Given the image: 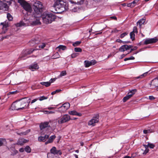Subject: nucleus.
I'll return each instance as SVG.
<instances>
[{"mask_svg":"<svg viewBox=\"0 0 158 158\" xmlns=\"http://www.w3.org/2000/svg\"><path fill=\"white\" fill-rule=\"evenodd\" d=\"M97 61L95 60H91L89 61L88 60H86L84 61L86 67H88L90 66L96 64Z\"/></svg>","mask_w":158,"mask_h":158,"instance_id":"obj_11","label":"nucleus"},{"mask_svg":"<svg viewBox=\"0 0 158 158\" xmlns=\"http://www.w3.org/2000/svg\"><path fill=\"white\" fill-rule=\"evenodd\" d=\"M124 158H131V157L128 156H125Z\"/></svg>","mask_w":158,"mask_h":158,"instance_id":"obj_63","label":"nucleus"},{"mask_svg":"<svg viewBox=\"0 0 158 158\" xmlns=\"http://www.w3.org/2000/svg\"><path fill=\"white\" fill-rule=\"evenodd\" d=\"M31 99L28 98H25L16 101L12 104L11 109L13 110H19L27 108L29 106Z\"/></svg>","mask_w":158,"mask_h":158,"instance_id":"obj_1","label":"nucleus"},{"mask_svg":"<svg viewBox=\"0 0 158 158\" xmlns=\"http://www.w3.org/2000/svg\"><path fill=\"white\" fill-rule=\"evenodd\" d=\"M149 98L150 100H154L155 98L152 96H149Z\"/></svg>","mask_w":158,"mask_h":158,"instance_id":"obj_51","label":"nucleus"},{"mask_svg":"<svg viewBox=\"0 0 158 158\" xmlns=\"http://www.w3.org/2000/svg\"><path fill=\"white\" fill-rule=\"evenodd\" d=\"M70 106V104L69 103H65L58 108V111L61 113H63L69 108Z\"/></svg>","mask_w":158,"mask_h":158,"instance_id":"obj_8","label":"nucleus"},{"mask_svg":"<svg viewBox=\"0 0 158 158\" xmlns=\"http://www.w3.org/2000/svg\"><path fill=\"white\" fill-rule=\"evenodd\" d=\"M35 50V49H28L23 51V53H24L26 54H29Z\"/></svg>","mask_w":158,"mask_h":158,"instance_id":"obj_22","label":"nucleus"},{"mask_svg":"<svg viewBox=\"0 0 158 158\" xmlns=\"http://www.w3.org/2000/svg\"><path fill=\"white\" fill-rule=\"evenodd\" d=\"M74 50L76 52H82V49L80 48H75Z\"/></svg>","mask_w":158,"mask_h":158,"instance_id":"obj_38","label":"nucleus"},{"mask_svg":"<svg viewBox=\"0 0 158 158\" xmlns=\"http://www.w3.org/2000/svg\"><path fill=\"white\" fill-rule=\"evenodd\" d=\"M110 18H111V19H114L115 20H116L117 19V18L115 16H112V17H110Z\"/></svg>","mask_w":158,"mask_h":158,"instance_id":"obj_60","label":"nucleus"},{"mask_svg":"<svg viewBox=\"0 0 158 158\" xmlns=\"http://www.w3.org/2000/svg\"><path fill=\"white\" fill-rule=\"evenodd\" d=\"M42 18L43 22L48 24L54 21L56 19V16L55 15L52 13H44L42 15Z\"/></svg>","mask_w":158,"mask_h":158,"instance_id":"obj_2","label":"nucleus"},{"mask_svg":"<svg viewBox=\"0 0 158 158\" xmlns=\"http://www.w3.org/2000/svg\"><path fill=\"white\" fill-rule=\"evenodd\" d=\"M136 91L137 90L136 89H133L129 92L127 94H129V95L131 97H132L133 95L135 94Z\"/></svg>","mask_w":158,"mask_h":158,"instance_id":"obj_26","label":"nucleus"},{"mask_svg":"<svg viewBox=\"0 0 158 158\" xmlns=\"http://www.w3.org/2000/svg\"><path fill=\"white\" fill-rule=\"evenodd\" d=\"M28 140H26L23 138L19 139L18 141L17 144L22 145H23L25 143L27 142Z\"/></svg>","mask_w":158,"mask_h":158,"instance_id":"obj_17","label":"nucleus"},{"mask_svg":"<svg viewBox=\"0 0 158 158\" xmlns=\"http://www.w3.org/2000/svg\"><path fill=\"white\" fill-rule=\"evenodd\" d=\"M127 34H128V33L127 32H124V33L122 34H121V35H120V38H123L124 37H125V36L127 35Z\"/></svg>","mask_w":158,"mask_h":158,"instance_id":"obj_41","label":"nucleus"},{"mask_svg":"<svg viewBox=\"0 0 158 158\" xmlns=\"http://www.w3.org/2000/svg\"><path fill=\"white\" fill-rule=\"evenodd\" d=\"M131 97L129 95V94H127V95L123 98V102H125Z\"/></svg>","mask_w":158,"mask_h":158,"instance_id":"obj_32","label":"nucleus"},{"mask_svg":"<svg viewBox=\"0 0 158 158\" xmlns=\"http://www.w3.org/2000/svg\"><path fill=\"white\" fill-rule=\"evenodd\" d=\"M66 74V72L65 71H62L60 73V77H62L65 75Z\"/></svg>","mask_w":158,"mask_h":158,"instance_id":"obj_43","label":"nucleus"},{"mask_svg":"<svg viewBox=\"0 0 158 158\" xmlns=\"http://www.w3.org/2000/svg\"><path fill=\"white\" fill-rule=\"evenodd\" d=\"M55 81V80L54 79H51L49 81V82H51L50 81H52V82H53V81Z\"/></svg>","mask_w":158,"mask_h":158,"instance_id":"obj_62","label":"nucleus"},{"mask_svg":"<svg viewBox=\"0 0 158 158\" xmlns=\"http://www.w3.org/2000/svg\"><path fill=\"white\" fill-rule=\"evenodd\" d=\"M149 132V130H144L143 131V133L145 134L148 133Z\"/></svg>","mask_w":158,"mask_h":158,"instance_id":"obj_52","label":"nucleus"},{"mask_svg":"<svg viewBox=\"0 0 158 158\" xmlns=\"http://www.w3.org/2000/svg\"><path fill=\"white\" fill-rule=\"evenodd\" d=\"M23 8L25 10L29 12H31L32 8L29 4L26 2L23 4Z\"/></svg>","mask_w":158,"mask_h":158,"instance_id":"obj_15","label":"nucleus"},{"mask_svg":"<svg viewBox=\"0 0 158 158\" xmlns=\"http://www.w3.org/2000/svg\"><path fill=\"white\" fill-rule=\"evenodd\" d=\"M147 148H146L145 150L143 152V154H146V153L148 152L149 150L148 149H147Z\"/></svg>","mask_w":158,"mask_h":158,"instance_id":"obj_49","label":"nucleus"},{"mask_svg":"<svg viewBox=\"0 0 158 158\" xmlns=\"http://www.w3.org/2000/svg\"><path fill=\"white\" fill-rule=\"evenodd\" d=\"M8 8V6L6 2H2L0 0V9L6 10Z\"/></svg>","mask_w":158,"mask_h":158,"instance_id":"obj_16","label":"nucleus"},{"mask_svg":"<svg viewBox=\"0 0 158 158\" xmlns=\"http://www.w3.org/2000/svg\"><path fill=\"white\" fill-rule=\"evenodd\" d=\"M25 150L23 148H21L19 149V151L20 152H23Z\"/></svg>","mask_w":158,"mask_h":158,"instance_id":"obj_56","label":"nucleus"},{"mask_svg":"<svg viewBox=\"0 0 158 158\" xmlns=\"http://www.w3.org/2000/svg\"><path fill=\"white\" fill-rule=\"evenodd\" d=\"M30 131V130L28 129L25 132H23L20 133H17V134L19 135H27V134H28Z\"/></svg>","mask_w":158,"mask_h":158,"instance_id":"obj_31","label":"nucleus"},{"mask_svg":"<svg viewBox=\"0 0 158 158\" xmlns=\"http://www.w3.org/2000/svg\"><path fill=\"white\" fill-rule=\"evenodd\" d=\"M6 142V139H0V146H2L3 144Z\"/></svg>","mask_w":158,"mask_h":158,"instance_id":"obj_37","label":"nucleus"},{"mask_svg":"<svg viewBox=\"0 0 158 158\" xmlns=\"http://www.w3.org/2000/svg\"><path fill=\"white\" fill-rule=\"evenodd\" d=\"M56 49H58V51H60L61 50L64 51L67 49V47L64 45H60L56 48Z\"/></svg>","mask_w":158,"mask_h":158,"instance_id":"obj_23","label":"nucleus"},{"mask_svg":"<svg viewBox=\"0 0 158 158\" xmlns=\"http://www.w3.org/2000/svg\"><path fill=\"white\" fill-rule=\"evenodd\" d=\"M126 55H125L124 54L122 55L121 56H120V57H119V59H122L123 58H124L125 57V56Z\"/></svg>","mask_w":158,"mask_h":158,"instance_id":"obj_54","label":"nucleus"},{"mask_svg":"<svg viewBox=\"0 0 158 158\" xmlns=\"http://www.w3.org/2000/svg\"><path fill=\"white\" fill-rule=\"evenodd\" d=\"M135 33H137L138 31L137 27L136 26L134 27L133 28L132 31L130 33V38L132 40L135 39Z\"/></svg>","mask_w":158,"mask_h":158,"instance_id":"obj_14","label":"nucleus"},{"mask_svg":"<svg viewBox=\"0 0 158 158\" xmlns=\"http://www.w3.org/2000/svg\"><path fill=\"white\" fill-rule=\"evenodd\" d=\"M41 23L39 19H36V20L32 22L31 24L33 25H37L40 24Z\"/></svg>","mask_w":158,"mask_h":158,"instance_id":"obj_28","label":"nucleus"},{"mask_svg":"<svg viewBox=\"0 0 158 158\" xmlns=\"http://www.w3.org/2000/svg\"><path fill=\"white\" fill-rule=\"evenodd\" d=\"M70 119V117L69 115L65 114L58 121V123L59 124H62L69 121Z\"/></svg>","mask_w":158,"mask_h":158,"instance_id":"obj_6","label":"nucleus"},{"mask_svg":"<svg viewBox=\"0 0 158 158\" xmlns=\"http://www.w3.org/2000/svg\"><path fill=\"white\" fill-rule=\"evenodd\" d=\"M65 0H57L55 2L53 5L54 7L56 8H59L63 11L65 9L64 6L65 4Z\"/></svg>","mask_w":158,"mask_h":158,"instance_id":"obj_5","label":"nucleus"},{"mask_svg":"<svg viewBox=\"0 0 158 158\" xmlns=\"http://www.w3.org/2000/svg\"><path fill=\"white\" fill-rule=\"evenodd\" d=\"M61 91V90L60 89H56L55 91L52 92L51 93V94L52 95H54V94H56V93L59 92L60 91Z\"/></svg>","mask_w":158,"mask_h":158,"instance_id":"obj_45","label":"nucleus"},{"mask_svg":"<svg viewBox=\"0 0 158 158\" xmlns=\"http://www.w3.org/2000/svg\"><path fill=\"white\" fill-rule=\"evenodd\" d=\"M148 72H146L143 74L140 75L139 76L136 77H135L136 79H141L144 77L146 76H147L148 74Z\"/></svg>","mask_w":158,"mask_h":158,"instance_id":"obj_27","label":"nucleus"},{"mask_svg":"<svg viewBox=\"0 0 158 158\" xmlns=\"http://www.w3.org/2000/svg\"><path fill=\"white\" fill-rule=\"evenodd\" d=\"M37 100V99H35L33 100L31 102V103H33L36 102Z\"/></svg>","mask_w":158,"mask_h":158,"instance_id":"obj_57","label":"nucleus"},{"mask_svg":"<svg viewBox=\"0 0 158 158\" xmlns=\"http://www.w3.org/2000/svg\"><path fill=\"white\" fill-rule=\"evenodd\" d=\"M77 56V54L76 53H73L71 55V57L72 58H75Z\"/></svg>","mask_w":158,"mask_h":158,"instance_id":"obj_47","label":"nucleus"},{"mask_svg":"<svg viewBox=\"0 0 158 158\" xmlns=\"http://www.w3.org/2000/svg\"><path fill=\"white\" fill-rule=\"evenodd\" d=\"M132 47L131 45H124L121 46L119 48V51L120 52H124L130 49Z\"/></svg>","mask_w":158,"mask_h":158,"instance_id":"obj_13","label":"nucleus"},{"mask_svg":"<svg viewBox=\"0 0 158 158\" xmlns=\"http://www.w3.org/2000/svg\"><path fill=\"white\" fill-rule=\"evenodd\" d=\"M46 44L44 43H42L39 46V48H43L45 47Z\"/></svg>","mask_w":158,"mask_h":158,"instance_id":"obj_39","label":"nucleus"},{"mask_svg":"<svg viewBox=\"0 0 158 158\" xmlns=\"http://www.w3.org/2000/svg\"><path fill=\"white\" fill-rule=\"evenodd\" d=\"M50 132H45L44 136H41L38 137V140L40 142H44L47 139L49 136Z\"/></svg>","mask_w":158,"mask_h":158,"instance_id":"obj_9","label":"nucleus"},{"mask_svg":"<svg viewBox=\"0 0 158 158\" xmlns=\"http://www.w3.org/2000/svg\"><path fill=\"white\" fill-rule=\"evenodd\" d=\"M39 67L37 64H32L29 66V69L32 71H34L35 69H38Z\"/></svg>","mask_w":158,"mask_h":158,"instance_id":"obj_21","label":"nucleus"},{"mask_svg":"<svg viewBox=\"0 0 158 158\" xmlns=\"http://www.w3.org/2000/svg\"><path fill=\"white\" fill-rule=\"evenodd\" d=\"M18 92V91L17 90H16L14 91L13 92H10L8 93L7 94V95H9L10 94H17Z\"/></svg>","mask_w":158,"mask_h":158,"instance_id":"obj_44","label":"nucleus"},{"mask_svg":"<svg viewBox=\"0 0 158 158\" xmlns=\"http://www.w3.org/2000/svg\"><path fill=\"white\" fill-rule=\"evenodd\" d=\"M137 46H135L133 47V46H132V47L130 49H131L130 51V52L128 53H129L130 52H131L132 51L135 50L137 49Z\"/></svg>","mask_w":158,"mask_h":158,"instance_id":"obj_42","label":"nucleus"},{"mask_svg":"<svg viewBox=\"0 0 158 158\" xmlns=\"http://www.w3.org/2000/svg\"><path fill=\"white\" fill-rule=\"evenodd\" d=\"M18 2L20 4H23L24 0H18Z\"/></svg>","mask_w":158,"mask_h":158,"instance_id":"obj_50","label":"nucleus"},{"mask_svg":"<svg viewBox=\"0 0 158 158\" xmlns=\"http://www.w3.org/2000/svg\"><path fill=\"white\" fill-rule=\"evenodd\" d=\"M118 31L116 29H115L114 30H113L112 31V32H117Z\"/></svg>","mask_w":158,"mask_h":158,"instance_id":"obj_58","label":"nucleus"},{"mask_svg":"<svg viewBox=\"0 0 158 158\" xmlns=\"http://www.w3.org/2000/svg\"><path fill=\"white\" fill-rule=\"evenodd\" d=\"M69 1L71 3L77 4L78 3V1L77 0H69Z\"/></svg>","mask_w":158,"mask_h":158,"instance_id":"obj_40","label":"nucleus"},{"mask_svg":"<svg viewBox=\"0 0 158 158\" xmlns=\"http://www.w3.org/2000/svg\"><path fill=\"white\" fill-rule=\"evenodd\" d=\"M135 59V58L134 57L131 56L130 57L125 58L124 59L127 60V59Z\"/></svg>","mask_w":158,"mask_h":158,"instance_id":"obj_53","label":"nucleus"},{"mask_svg":"<svg viewBox=\"0 0 158 158\" xmlns=\"http://www.w3.org/2000/svg\"><path fill=\"white\" fill-rule=\"evenodd\" d=\"M1 25H2V33H4L7 30V27H8V22L6 21L4 22L1 23Z\"/></svg>","mask_w":158,"mask_h":158,"instance_id":"obj_12","label":"nucleus"},{"mask_svg":"<svg viewBox=\"0 0 158 158\" xmlns=\"http://www.w3.org/2000/svg\"><path fill=\"white\" fill-rule=\"evenodd\" d=\"M158 40V39L156 37L151 39H146L144 41V44H152L156 43Z\"/></svg>","mask_w":158,"mask_h":158,"instance_id":"obj_10","label":"nucleus"},{"mask_svg":"<svg viewBox=\"0 0 158 158\" xmlns=\"http://www.w3.org/2000/svg\"><path fill=\"white\" fill-rule=\"evenodd\" d=\"M145 21V19L143 18L139 20L137 22V25H139V27L141 28V26L142 24H143Z\"/></svg>","mask_w":158,"mask_h":158,"instance_id":"obj_19","label":"nucleus"},{"mask_svg":"<svg viewBox=\"0 0 158 158\" xmlns=\"http://www.w3.org/2000/svg\"><path fill=\"white\" fill-rule=\"evenodd\" d=\"M3 1V2H7L8 3V4H10V1L11 0H2Z\"/></svg>","mask_w":158,"mask_h":158,"instance_id":"obj_48","label":"nucleus"},{"mask_svg":"<svg viewBox=\"0 0 158 158\" xmlns=\"http://www.w3.org/2000/svg\"><path fill=\"white\" fill-rule=\"evenodd\" d=\"M40 128L41 130L40 134L43 135L45 134V132H49L47 130L48 128H50V126L49 125V122H48L41 123L40 126Z\"/></svg>","mask_w":158,"mask_h":158,"instance_id":"obj_4","label":"nucleus"},{"mask_svg":"<svg viewBox=\"0 0 158 158\" xmlns=\"http://www.w3.org/2000/svg\"><path fill=\"white\" fill-rule=\"evenodd\" d=\"M143 146L145 148L149 147L151 148H153L155 147V145L154 144L151 143H148V145H144Z\"/></svg>","mask_w":158,"mask_h":158,"instance_id":"obj_29","label":"nucleus"},{"mask_svg":"<svg viewBox=\"0 0 158 158\" xmlns=\"http://www.w3.org/2000/svg\"><path fill=\"white\" fill-rule=\"evenodd\" d=\"M136 3L134 1L133 2L131 3H129L128 4L127 6L129 7H134L136 5Z\"/></svg>","mask_w":158,"mask_h":158,"instance_id":"obj_33","label":"nucleus"},{"mask_svg":"<svg viewBox=\"0 0 158 158\" xmlns=\"http://www.w3.org/2000/svg\"><path fill=\"white\" fill-rule=\"evenodd\" d=\"M60 57V56L58 52H56L52 56V59H55L58 58Z\"/></svg>","mask_w":158,"mask_h":158,"instance_id":"obj_30","label":"nucleus"},{"mask_svg":"<svg viewBox=\"0 0 158 158\" xmlns=\"http://www.w3.org/2000/svg\"><path fill=\"white\" fill-rule=\"evenodd\" d=\"M116 42L120 43L122 42V41L119 39H117L116 40Z\"/></svg>","mask_w":158,"mask_h":158,"instance_id":"obj_55","label":"nucleus"},{"mask_svg":"<svg viewBox=\"0 0 158 158\" xmlns=\"http://www.w3.org/2000/svg\"><path fill=\"white\" fill-rule=\"evenodd\" d=\"M25 151L27 152L30 153L31 152V149L30 147L28 146H26L24 148Z\"/></svg>","mask_w":158,"mask_h":158,"instance_id":"obj_35","label":"nucleus"},{"mask_svg":"<svg viewBox=\"0 0 158 158\" xmlns=\"http://www.w3.org/2000/svg\"><path fill=\"white\" fill-rule=\"evenodd\" d=\"M96 2H100L102 0H93Z\"/></svg>","mask_w":158,"mask_h":158,"instance_id":"obj_61","label":"nucleus"},{"mask_svg":"<svg viewBox=\"0 0 158 158\" xmlns=\"http://www.w3.org/2000/svg\"><path fill=\"white\" fill-rule=\"evenodd\" d=\"M54 112H53V111H49V112L48 113H49V114H53V113H54Z\"/></svg>","mask_w":158,"mask_h":158,"instance_id":"obj_64","label":"nucleus"},{"mask_svg":"<svg viewBox=\"0 0 158 158\" xmlns=\"http://www.w3.org/2000/svg\"><path fill=\"white\" fill-rule=\"evenodd\" d=\"M27 25H27L26 23H25L23 21L20 22L19 23H17L16 24V26L18 27L22 26H26Z\"/></svg>","mask_w":158,"mask_h":158,"instance_id":"obj_24","label":"nucleus"},{"mask_svg":"<svg viewBox=\"0 0 158 158\" xmlns=\"http://www.w3.org/2000/svg\"><path fill=\"white\" fill-rule=\"evenodd\" d=\"M33 8L35 13L38 15L41 14L43 7L42 2L36 1L35 2H33Z\"/></svg>","mask_w":158,"mask_h":158,"instance_id":"obj_3","label":"nucleus"},{"mask_svg":"<svg viewBox=\"0 0 158 158\" xmlns=\"http://www.w3.org/2000/svg\"><path fill=\"white\" fill-rule=\"evenodd\" d=\"M43 112H44V113L45 114H49L48 113L49 112V111H47V110H45V111H43Z\"/></svg>","mask_w":158,"mask_h":158,"instance_id":"obj_59","label":"nucleus"},{"mask_svg":"<svg viewBox=\"0 0 158 158\" xmlns=\"http://www.w3.org/2000/svg\"><path fill=\"white\" fill-rule=\"evenodd\" d=\"M81 41H77L75 42L73 44V45L74 47H76L80 45V44L81 43Z\"/></svg>","mask_w":158,"mask_h":158,"instance_id":"obj_34","label":"nucleus"},{"mask_svg":"<svg viewBox=\"0 0 158 158\" xmlns=\"http://www.w3.org/2000/svg\"><path fill=\"white\" fill-rule=\"evenodd\" d=\"M99 115L98 114H96L92 118L89 120L88 123L89 126H94L96 123L99 121Z\"/></svg>","mask_w":158,"mask_h":158,"instance_id":"obj_7","label":"nucleus"},{"mask_svg":"<svg viewBox=\"0 0 158 158\" xmlns=\"http://www.w3.org/2000/svg\"><path fill=\"white\" fill-rule=\"evenodd\" d=\"M55 138L56 136L55 135H52L51 136L48 140L45 142V144L47 145L48 143H52Z\"/></svg>","mask_w":158,"mask_h":158,"instance_id":"obj_20","label":"nucleus"},{"mask_svg":"<svg viewBox=\"0 0 158 158\" xmlns=\"http://www.w3.org/2000/svg\"><path fill=\"white\" fill-rule=\"evenodd\" d=\"M47 97H46L44 96H41L40 97L39 100L40 101H41L44 100L46 99L47 98Z\"/></svg>","mask_w":158,"mask_h":158,"instance_id":"obj_46","label":"nucleus"},{"mask_svg":"<svg viewBox=\"0 0 158 158\" xmlns=\"http://www.w3.org/2000/svg\"><path fill=\"white\" fill-rule=\"evenodd\" d=\"M49 82H42L40 83V84L43 85H45L46 87H48L50 85L51 83H52V81Z\"/></svg>","mask_w":158,"mask_h":158,"instance_id":"obj_25","label":"nucleus"},{"mask_svg":"<svg viewBox=\"0 0 158 158\" xmlns=\"http://www.w3.org/2000/svg\"><path fill=\"white\" fill-rule=\"evenodd\" d=\"M69 114L73 115H77L79 116H81L82 115L81 113H78L76 111L73 110L69 112Z\"/></svg>","mask_w":158,"mask_h":158,"instance_id":"obj_18","label":"nucleus"},{"mask_svg":"<svg viewBox=\"0 0 158 158\" xmlns=\"http://www.w3.org/2000/svg\"><path fill=\"white\" fill-rule=\"evenodd\" d=\"M7 17L9 21H12L13 19V17L9 13L7 14Z\"/></svg>","mask_w":158,"mask_h":158,"instance_id":"obj_36","label":"nucleus"}]
</instances>
